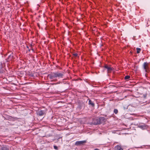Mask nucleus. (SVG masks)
Instances as JSON below:
<instances>
[{
	"label": "nucleus",
	"instance_id": "f257e3e1",
	"mask_svg": "<svg viewBox=\"0 0 150 150\" xmlns=\"http://www.w3.org/2000/svg\"><path fill=\"white\" fill-rule=\"evenodd\" d=\"M64 73L63 72L57 71L53 72L48 74V76L51 79H54V81L57 80V79L63 78Z\"/></svg>",
	"mask_w": 150,
	"mask_h": 150
},
{
	"label": "nucleus",
	"instance_id": "f03ea898",
	"mask_svg": "<svg viewBox=\"0 0 150 150\" xmlns=\"http://www.w3.org/2000/svg\"><path fill=\"white\" fill-rule=\"evenodd\" d=\"M104 120V117H100V118H96L93 119V122L94 125H96L99 124L101 123V121Z\"/></svg>",
	"mask_w": 150,
	"mask_h": 150
},
{
	"label": "nucleus",
	"instance_id": "7ed1b4c3",
	"mask_svg": "<svg viewBox=\"0 0 150 150\" xmlns=\"http://www.w3.org/2000/svg\"><path fill=\"white\" fill-rule=\"evenodd\" d=\"M47 110H38L37 112L38 115L39 116H43L46 114Z\"/></svg>",
	"mask_w": 150,
	"mask_h": 150
},
{
	"label": "nucleus",
	"instance_id": "20e7f679",
	"mask_svg": "<svg viewBox=\"0 0 150 150\" xmlns=\"http://www.w3.org/2000/svg\"><path fill=\"white\" fill-rule=\"evenodd\" d=\"M86 142V140L77 141L76 142L75 145L77 146H80Z\"/></svg>",
	"mask_w": 150,
	"mask_h": 150
},
{
	"label": "nucleus",
	"instance_id": "39448f33",
	"mask_svg": "<svg viewBox=\"0 0 150 150\" xmlns=\"http://www.w3.org/2000/svg\"><path fill=\"white\" fill-rule=\"evenodd\" d=\"M104 68L107 69L108 73L110 72L113 69L112 68L107 65H105Z\"/></svg>",
	"mask_w": 150,
	"mask_h": 150
},
{
	"label": "nucleus",
	"instance_id": "423d86ee",
	"mask_svg": "<svg viewBox=\"0 0 150 150\" xmlns=\"http://www.w3.org/2000/svg\"><path fill=\"white\" fill-rule=\"evenodd\" d=\"M143 67L145 70L146 72H147V69H148V64L146 62H145L143 64Z\"/></svg>",
	"mask_w": 150,
	"mask_h": 150
},
{
	"label": "nucleus",
	"instance_id": "0eeeda50",
	"mask_svg": "<svg viewBox=\"0 0 150 150\" xmlns=\"http://www.w3.org/2000/svg\"><path fill=\"white\" fill-rule=\"evenodd\" d=\"M115 150H123L120 146L117 145L115 147Z\"/></svg>",
	"mask_w": 150,
	"mask_h": 150
},
{
	"label": "nucleus",
	"instance_id": "6e6552de",
	"mask_svg": "<svg viewBox=\"0 0 150 150\" xmlns=\"http://www.w3.org/2000/svg\"><path fill=\"white\" fill-rule=\"evenodd\" d=\"M13 54H10L8 56L7 58V61L11 60L13 58Z\"/></svg>",
	"mask_w": 150,
	"mask_h": 150
},
{
	"label": "nucleus",
	"instance_id": "1a4fd4ad",
	"mask_svg": "<svg viewBox=\"0 0 150 150\" xmlns=\"http://www.w3.org/2000/svg\"><path fill=\"white\" fill-rule=\"evenodd\" d=\"M139 127L142 129H146V125H141L139 126Z\"/></svg>",
	"mask_w": 150,
	"mask_h": 150
},
{
	"label": "nucleus",
	"instance_id": "9d476101",
	"mask_svg": "<svg viewBox=\"0 0 150 150\" xmlns=\"http://www.w3.org/2000/svg\"><path fill=\"white\" fill-rule=\"evenodd\" d=\"M88 103L89 105H91L93 107L94 106V104L90 100H89Z\"/></svg>",
	"mask_w": 150,
	"mask_h": 150
},
{
	"label": "nucleus",
	"instance_id": "9b49d317",
	"mask_svg": "<svg viewBox=\"0 0 150 150\" xmlns=\"http://www.w3.org/2000/svg\"><path fill=\"white\" fill-rule=\"evenodd\" d=\"M1 150H9V149L7 146H4L1 148Z\"/></svg>",
	"mask_w": 150,
	"mask_h": 150
},
{
	"label": "nucleus",
	"instance_id": "f8f14e48",
	"mask_svg": "<svg viewBox=\"0 0 150 150\" xmlns=\"http://www.w3.org/2000/svg\"><path fill=\"white\" fill-rule=\"evenodd\" d=\"M136 50H137V53H139L141 51L140 48H136Z\"/></svg>",
	"mask_w": 150,
	"mask_h": 150
},
{
	"label": "nucleus",
	"instance_id": "ddd939ff",
	"mask_svg": "<svg viewBox=\"0 0 150 150\" xmlns=\"http://www.w3.org/2000/svg\"><path fill=\"white\" fill-rule=\"evenodd\" d=\"M130 77L129 76H126L125 77V80L128 79L130 78Z\"/></svg>",
	"mask_w": 150,
	"mask_h": 150
},
{
	"label": "nucleus",
	"instance_id": "4468645a",
	"mask_svg": "<svg viewBox=\"0 0 150 150\" xmlns=\"http://www.w3.org/2000/svg\"><path fill=\"white\" fill-rule=\"evenodd\" d=\"M114 112L115 114H117L118 113V110L117 109L114 110Z\"/></svg>",
	"mask_w": 150,
	"mask_h": 150
},
{
	"label": "nucleus",
	"instance_id": "2eb2a0df",
	"mask_svg": "<svg viewBox=\"0 0 150 150\" xmlns=\"http://www.w3.org/2000/svg\"><path fill=\"white\" fill-rule=\"evenodd\" d=\"M54 148L55 150H58V147L56 146H54Z\"/></svg>",
	"mask_w": 150,
	"mask_h": 150
},
{
	"label": "nucleus",
	"instance_id": "dca6fc26",
	"mask_svg": "<svg viewBox=\"0 0 150 150\" xmlns=\"http://www.w3.org/2000/svg\"><path fill=\"white\" fill-rule=\"evenodd\" d=\"M74 56H76H76H77V54H76V53L74 54Z\"/></svg>",
	"mask_w": 150,
	"mask_h": 150
},
{
	"label": "nucleus",
	"instance_id": "f3484780",
	"mask_svg": "<svg viewBox=\"0 0 150 150\" xmlns=\"http://www.w3.org/2000/svg\"><path fill=\"white\" fill-rule=\"evenodd\" d=\"M94 150H100L99 149H95Z\"/></svg>",
	"mask_w": 150,
	"mask_h": 150
},
{
	"label": "nucleus",
	"instance_id": "a211bd4d",
	"mask_svg": "<svg viewBox=\"0 0 150 150\" xmlns=\"http://www.w3.org/2000/svg\"><path fill=\"white\" fill-rule=\"evenodd\" d=\"M135 148H140V147H135Z\"/></svg>",
	"mask_w": 150,
	"mask_h": 150
},
{
	"label": "nucleus",
	"instance_id": "6ab92c4d",
	"mask_svg": "<svg viewBox=\"0 0 150 150\" xmlns=\"http://www.w3.org/2000/svg\"><path fill=\"white\" fill-rule=\"evenodd\" d=\"M59 83H54V84H58Z\"/></svg>",
	"mask_w": 150,
	"mask_h": 150
},
{
	"label": "nucleus",
	"instance_id": "aec40b11",
	"mask_svg": "<svg viewBox=\"0 0 150 150\" xmlns=\"http://www.w3.org/2000/svg\"><path fill=\"white\" fill-rule=\"evenodd\" d=\"M1 71H0V73H1Z\"/></svg>",
	"mask_w": 150,
	"mask_h": 150
}]
</instances>
